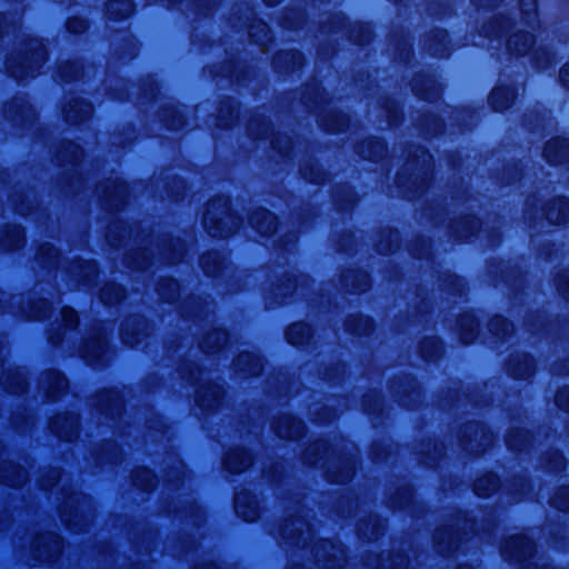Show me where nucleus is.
<instances>
[{
    "label": "nucleus",
    "instance_id": "nucleus-1",
    "mask_svg": "<svg viewBox=\"0 0 569 569\" xmlns=\"http://www.w3.org/2000/svg\"><path fill=\"white\" fill-rule=\"evenodd\" d=\"M46 49L38 39H31L27 44L23 54L9 56L7 59V71L10 77L22 80L33 77L46 60Z\"/></svg>",
    "mask_w": 569,
    "mask_h": 569
},
{
    "label": "nucleus",
    "instance_id": "nucleus-2",
    "mask_svg": "<svg viewBox=\"0 0 569 569\" xmlns=\"http://www.w3.org/2000/svg\"><path fill=\"white\" fill-rule=\"evenodd\" d=\"M203 223L213 237H227L239 227L238 217L230 210L228 199L210 201L204 212Z\"/></svg>",
    "mask_w": 569,
    "mask_h": 569
},
{
    "label": "nucleus",
    "instance_id": "nucleus-3",
    "mask_svg": "<svg viewBox=\"0 0 569 569\" xmlns=\"http://www.w3.org/2000/svg\"><path fill=\"white\" fill-rule=\"evenodd\" d=\"M4 117L13 126L30 128L36 122V112L29 102L20 97L13 98L4 106Z\"/></svg>",
    "mask_w": 569,
    "mask_h": 569
},
{
    "label": "nucleus",
    "instance_id": "nucleus-4",
    "mask_svg": "<svg viewBox=\"0 0 569 569\" xmlns=\"http://www.w3.org/2000/svg\"><path fill=\"white\" fill-rule=\"evenodd\" d=\"M83 150L82 148L71 140L62 141L56 151L54 161L57 166L71 169L82 162Z\"/></svg>",
    "mask_w": 569,
    "mask_h": 569
},
{
    "label": "nucleus",
    "instance_id": "nucleus-5",
    "mask_svg": "<svg viewBox=\"0 0 569 569\" xmlns=\"http://www.w3.org/2000/svg\"><path fill=\"white\" fill-rule=\"evenodd\" d=\"M93 112L92 104L83 99L73 98L63 107L67 123L78 124L88 120Z\"/></svg>",
    "mask_w": 569,
    "mask_h": 569
},
{
    "label": "nucleus",
    "instance_id": "nucleus-6",
    "mask_svg": "<svg viewBox=\"0 0 569 569\" xmlns=\"http://www.w3.org/2000/svg\"><path fill=\"white\" fill-rule=\"evenodd\" d=\"M33 548L37 558L51 560L60 553L62 541L56 533L50 532L39 537Z\"/></svg>",
    "mask_w": 569,
    "mask_h": 569
},
{
    "label": "nucleus",
    "instance_id": "nucleus-7",
    "mask_svg": "<svg viewBox=\"0 0 569 569\" xmlns=\"http://www.w3.org/2000/svg\"><path fill=\"white\" fill-rule=\"evenodd\" d=\"M543 157L551 164H563L569 161V141L563 138L549 140L543 148Z\"/></svg>",
    "mask_w": 569,
    "mask_h": 569
},
{
    "label": "nucleus",
    "instance_id": "nucleus-8",
    "mask_svg": "<svg viewBox=\"0 0 569 569\" xmlns=\"http://www.w3.org/2000/svg\"><path fill=\"white\" fill-rule=\"evenodd\" d=\"M272 66L278 72H292L302 66V54L298 50L279 51L272 59Z\"/></svg>",
    "mask_w": 569,
    "mask_h": 569
},
{
    "label": "nucleus",
    "instance_id": "nucleus-9",
    "mask_svg": "<svg viewBox=\"0 0 569 569\" xmlns=\"http://www.w3.org/2000/svg\"><path fill=\"white\" fill-rule=\"evenodd\" d=\"M356 152L365 159L379 161L386 157L387 147L381 139L368 138L357 144Z\"/></svg>",
    "mask_w": 569,
    "mask_h": 569
},
{
    "label": "nucleus",
    "instance_id": "nucleus-10",
    "mask_svg": "<svg viewBox=\"0 0 569 569\" xmlns=\"http://www.w3.org/2000/svg\"><path fill=\"white\" fill-rule=\"evenodd\" d=\"M276 432L281 438H299L303 432V423L297 418L284 416L278 421Z\"/></svg>",
    "mask_w": 569,
    "mask_h": 569
},
{
    "label": "nucleus",
    "instance_id": "nucleus-11",
    "mask_svg": "<svg viewBox=\"0 0 569 569\" xmlns=\"http://www.w3.org/2000/svg\"><path fill=\"white\" fill-rule=\"evenodd\" d=\"M533 36L528 32H516L507 40V50L518 56L526 54L533 44Z\"/></svg>",
    "mask_w": 569,
    "mask_h": 569
},
{
    "label": "nucleus",
    "instance_id": "nucleus-12",
    "mask_svg": "<svg viewBox=\"0 0 569 569\" xmlns=\"http://www.w3.org/2000/svg\"><path fill=\"white\" fill-rule=\"evenodd\" d=\"M413 92L423 100H433L439 96L433 80L426 76H416L411 81Z\"/></svg>",
    "mask_w": 569,
    "mask_h": 569
},
{
    "label": "nucleus",
    "instance_id": "nucleus-13",
    "mask_svg": "<svg viewBox=\"0 0 569 569\" xmlns=\"http://www.w3.org/2000/svg\"><path fill=\"white\" fill-rule=\"evenodd\" d=\"M532 550V543L525 537H512L506 541L503 552L510 558H525Z\"/></svg>",
    "mask_w": 569,
    "mask_h": 569
},
{
    "label": "nucleus",
    "instance_id": "nucleus-14",
    "mask_svg": "<svg viewBox=\"0 0 569 569\" xmlns=\"http://www.w3.org/2000/svg\"><path fill=\"white\" fill-rule=\"evenodd\" d=\"M546 216L553 224L565 223L569 219V201L563 198L553 200L550 203Z\"/></svg>",
    "mask_w": 569,
    "mask_h": 569
},
{
    "label": "nucleus",
    "instance_id": "nucleus-15",
    "mask_svg": "<svg viewBox=\"0 0 569 569\" xmlns=\"http://www.w3.org/2000/svg\"><path fill=\"white\" fill-rule=\"evenodd\" d=\"M515 93L511 88L498 87L489 96V103L496 111H502L511 106Z\"/></svg>",
    "mask_w": 569,
    "mask_h": 569
},
{
    "label": "nucleus",
    "instance_id": "nucleus-16",
    "mask_svg": "<svg viewBox=\"0 0 569 569\" xmlns=\"http://www.w3.org/2000/svg\"><path fill=\"white\" fill-rule=\"evenodd\" d=\"M250 222L252 227L262 234H269L277 228L276 216L263 209L256 212Z\"/></svg>",
    "mask_w": 569,
    "mask_h": 569
},
{
    "label": "nucleus",
    "instance_id": "nucleus-17",
    "mask_svg": "<svg viewBox=\"0 0 569 569\" xmlns=\"http://www.w3.org/2000/svg\"><path fill=\"white\" fill-rule=\"evenodd\" d=\"M251 459L242 449L230 451L224 459V467L230 472H241L249 467Z\"/></svg>",
    "mask_w": 569,
    "mask_h": 569
},
{
    "label": "nucleus",
    "instance_id": "nucleus-18",
    "mask_svg": "<svg viewBox=\"0 0 569 569\" xmlns=\"http://www.w3.org/2000/svg\"><path fill=\"white\" fill-rule=\"evenodd\" d=\"M270 30L262 21L252 23L249 28L250 40L260 47L261 52L268 51V42L270 41Z\"/></svg>",
    "mask_w": 569,
    "mask_h": 569
},
{
    "label": "nucleus",
    "instance_id": "nucleus-19",
    "mask_svg": "<svg viewBox=\"0 0 569 569\" xmlns=\"http://www.w3.org/2000/svg\"><path fill=\"white\" fill-rule=\"evenodd\" d=\"M320 123L327 131L340 132L348 127L349 120L342 113L330 111L320 116Z\"/></svg>",
    "mask_w": 569,
    "mask_h": 569
},
{
    "label": "nucleus",
    "instance_id": "nucleus-20",
    "mask_svg": "<svg viewBox=\"0 0 569 569\" xmlns=\"http://www.w3.org/2000/svg\"><path fill=\"white\" fill-rule=\"evenodd\" d=\"M41 385L50 398H56L57 393L67 387V381L59 372L52 371L42 376Z\"/></svg>",
    "mask_w": 569,
    "mask_h": 569
},
{
    "label": "nucleus",
    "instance_id": "nucleus-21",
    "mask_svg": "<svg viewBox=\"0 0 569 569\" xmlns=\"http://www.w3.org/2000/svg\"><path fill=\"white\" fill-rule=\"evenodd\" d=\"M236 512L246 521H253L258 517L254 503L248 502L246 495H237L234 501Z\"/></svg>",
    "mask_w": 569,
    "mask_h": 569
},
{
    "label": "nucleus",
    "instance_id": "nucleus-22",
    "mask_svg": "<svg viewBox=\"0 0 569 569\" xmlns=\"http://www.w3.org/2000/svg\"><path fill=\"white\" fill-rule=\"evenodd\" d=\"M133 6L130 0H111L107 4V14L110 18L123 19L132 13Z\"/></svg>",
    "mask_w": 569,
    "mask_h": 569
},
{
    "label": "nucleus",
    "instance_id": "nucleus-23",
    "mask_svg": "<svg viewBox=\"0 0 569 569\" xmlns=\"http://www.w3.org/2000/svg\"><path fill=\"white\" fill-rule=\"evenodd\" d=\"M238 117V109L232 106L229 101L223 102L219 110L217 116V126L220 128H227L231 126V123L237 119Z\"/></svg>",
    "mask_w": 569,
    "mask_h": 569
},
{
    "label": "nucleus",
    "instance_id": "nucleus-24",
    "mask_svg": "<svg viewBox=\"0 0 569 569\" xmlns=\"http://www.w3.org/2000/svg\"><path fill=\"white\" fill-rule=\"evenodd\" d=\"M269 123L264 117H253L248 124V133L257 139H264L268 137Z\"/></svg>",
    "mask_w": 569,
    "mask_h": 569
},
{
    "label": "nucleus",
    "instance_id": "nucleus-25",
    "mask_svg": "<svg viewBox=\"0 0 569 569\" xmlns=\"http://www.w3.org/2000/svg\"><path fill=\"white\" fill-rule=\"evenodd\" d=\"M286 337L291 345H301L309 337V328L305 323H293L288 328Z\"/></svg>",
    "mask_w": 569,
    "mask_h": 569
},
{
    "label": "nucleus",
    "instance_id": "nucleus-26",
    "mask_svg": "<svg viewBox=\"0 0 569 569\" xmlns=\"http://www.w3.org/2000/svg\"><path fill=\"white\" fill-rule=\"evenodd\" d=\"M60 78L68 82L78 79L82 74V69L78 62L67 61L59 68Z\"/></svg>",
    "mask_w": 569,
    "mask_h": 569
},
{
    "label": "nucleus",
    "instance_id": "nucleus-27",
    "mask_svg": "<svg viewBox=\"0 0 569 569\" xmlns=\"http://www.w3.org/2000/svg\"><path fill=\"white\" fill-rule=\"evenodd\" d=\"M338 553H342L341 550L330 541H323L316 549V557L318 560L330 561L331 558H337Z\"/></svg>",
    "mask_w": 569,
    "mask_h": 569
},
{
    "label": "nucleus",
    "instance_id": "nucleus-28",
    "mask_svg": "<svg viewBox=\"0 0 569 569\" xmlns=\"http://www.w3.org/2000/svg\"><path fill=\"white\" fill-rule=\"evenodd\" d=\"M271 146L273 150H277L281 156L287 157L291 151L292 141L287 134H278L272 137Z\"/></svg>",
    "mask_w": 569,
    "mask_h": 569
},
{
    "label": "nucleus",
    "instance_id": "nucleus-29",
    "mask_svg": "<svg viewBox=\"0 0 569 569\" xmlns=\"http://www.w3.org/2000/svg\"><path fill=\"white\" fill-rule=\"evenodd\" d=\"M104 350V342L100 339L92 340L86 343L82 356L83 358L91 360H97Z\"/></svg>",
    "mask_w": 569,
    "mask_h": 569
},
{
    "label": "nucleus",
    "instance_id": "nucleus-30",
    "mask_svg": "<svg viewBox=\"0 0 569 569\" xmlns=\"http://www.w3.org/2000/svg\"><path fill=\"white\" fill-rule=\"evenodd\" d=\"M551 503L561 510H569V487L561 488L552 498Z\"/></svg>",
    "mask_w": 569,
    "mask_h": 569
},
{
    "label": "nucleus",
    "instance_id": "nucleus-31",
    "mask_svg": "<svg viewBox=\"0 0 569 569\" xmlns=\"http://www.w3.org/2000/svg\"><path fill=\"white\" fill-rule=\"evenodd\" d=\"M350 38L353 42L363 46L370 42L371 39V31L368 27L359 26L358 27V34H355L353 32L350 34Z\"/></svg>",
    "mask_w": 569,
    "mask_h": 569
},
{
    "label": "nucleus",
    "instance_id": "nucleus-32",
    "mask_svg": "<svg viewBox=\"0 0 569 569\" xmlns=\"http://www.w3.org/2000/svg\"><path fill=\"white\" fill-rule=\"evenodd\" d=\"M491 327L495 333L500 338H503L509 331H511V325L502 318L495 319Z\"/></svg>",
    "mask_w": 569,
    "mask_h": 569
},
{
    "label": "nucleus",
    "instance_id": "nucleus-33",
    "mask_svg": "<svg viewBox=\"0 0 569 569\" xmlns=\"http://www.w3.org/2000/svg\"><path fill=\"white\" fill-rule=\"evenodd\" d=\"M87 27V21L78 17L70 18L67 22V29L71 33H81Z\"/></svg>",
    "mask_w": 569,
    "mask_h": 569
},
{
    "label": "nucleus",
    "instance_id": "nucleus-34",
    "mask_svg": "<svg viewBox=\"0 0 569 569\" xmlns=\"http://www.w3.org/2000/svg\"><path fill=\"white\" fill-rule=\"evenodd\" d=\"M14 472H16V476L12 478H9L7 475L1 476L3 481L11 487L20 486L24 481V478H26V472L21 468L14 467Z\"/></svg>",
    "mask_w": 569,
    "mask_h": 569
},
{
    "label": "nucleus",
    "instance_id": "nucleus-35",
    "mask_svg": "<svg viewBox=\"0 0 569 569\" xmlns=\"http://www.w3.org/2000/svg\"><path fill=\"white\" fill-rule=\"evenodd\" d=\"M521 10L526 14V20L529 21L531 16L536 13V0H519Z\"/></svg>",
    "mask_w": 569,
    "mask_h": 569
},
{
    "label": "nucleus",
    "instance_id": "nucleus-36",
    "mask_svg": "<svg viewBox=\"0 0 569 569\" xmlns=\"http://www.w3.org/2000/svg\"><path fill=\"white\" fill-rule=\"evenodd\" d=\"M61 315H62V319L63 321L66 322L67 326H76L77 325V320H78V317H77V313L73 309L71 308H63L62 311H61Z\"/></svg>",
    "mask_w": 569,
    "mask_h": 569
},
{
    "label": "nucleus",
    "instance_id": "nucleus-37",
    "mask_svg": "<svg viewBox=\"0 0 569 569\" xmlns=\"http://www.w3.org/2000/svg\"><path fill=\"white\" fill-rule=\"evenodd\" d=\"M556 402L559 407L569 410V389L558 392Z\"/></svg>",
    "mask_w": 569,
    "mask_h": 569
},
{
    "label": "nucleus",
    "instance_id": "nucleus-38",
    "mask_svg": "<svg viewBox=\"0 0 569 569\" xmlns=\"http://www.w3.org/2000/svg\"><path fill=\"white\" fill-rule=\"evenodd\" d=\"M467 321V331L461 333V340L463 343L469 345L473 341V320L468 319Z\"/></svg>",
    "mask_w": 569,
    "mask_h": 569
},
{
    "label": "nucleus",
    "instance_id": "nucleus-39",
    "mask_svg": "<svg viewBox=\"0 0 569 569\" xmlns=\"http://www.w3.org/2000/svg\"><path fill=\"white\" fill-rule=\"evenodd\" d=\"M9 29L14 30V24L8 21V17L6 14L0 13V37L8 33Z\"/></svg>",
    "mask_w": 569,
    "mask_h": 569
},
{
    "label": "nucleus",
    "instance_id": "nucleus-40",
    "mask_svg": "<svg viewBox=\"0 0 569 569\" xmlns=\"http://www.w3.org/2000/svg\"><path fill=\"white\" fill-rule=\"evenodd\" d=\"M108 290H112V291H114V295H116L114 300L120 299V297H121V288H119V287H117V286H114V284H111L109 288L103 289V291H102V293H101V295H102V296H101L102 300H104L107 303H111V302H113V299H112V298H107V297H106V296H107V291H108Z\"/></svg>",
    "mask_w": 569,
    "mask_h": 569
},
{
    "label": "nucleus",
    "instance_id": "nucleus-41",
    "mask_svg": "<svg viewBox=\"0 0 569 569\" xmlns=\"http://www.w3.org/2000/svg\"><path fill=\"white\" fill-rule=\"evenodd\" d=\"M483 482H487L488 485L490 486H493L495 483V478L489 476L485 479H480L477 481L476 486H475V491L478 493V495H487V492L485 490H482V483Z\"/></svg>",
    "mask_w": 569,
    "mask_h": 569
},
{
    "label": "nucleus",
    "instance_id": "nucleus-42",
    "mask_svg": "<svg viewBox=\"0 0 569 569\" xmlns=\"http://www.w3.org/2000/svg\"><path fill=\"white\" fill-rule=\"evenodd\" d=\"M559 78L562 86L569 90V64L561 68Z\"/></svg>",
    "mask_w": 569,
    "mask_h": 569
},
{
    "label": "nucleus",
    "instance_id": "nucleus-43",
    "mask_svg": "<svg viewBox=\"0 0 569 569\" xmlns=\"http://www.w3.org/2000/svg\"><path fill=\"white\" fill-rule=\"evenodd\" d=\"M172 119L167 123V126L173 130H178L183 126V121L179 114H176V111H172Z\"/></svg>",
    "mask_w": 569,
    "mask_h": 569
},
{
    "label": "nucleus",
    "instance_id": "nucleus-44",
    "mask_svg": "<svg viewBox=\"0 0 569 569\" xmlns=\"http://www.w3.org/2000/svg\"><path fill=\"white\" fill-rule=\"evenodd\" d=\"M121 338L126 345L132 346L134 343V341L129 337L128 323H126V326L122 329Z\"/></svg>",
    "mask_w": 569,
    "mask_h": 569
},
{
    "label": "nucleus",
    "instance_id": "nucleus-45",
    "mask_svg": "<svg viewBox=\"0 0 569 569\" xmlns=\"http://www.w3.org/2000/svg\"><path fill=\"white\" fill-rule=\"evenodd\" d=\"M418 151L420 152V154L417 157L422 159V167L429 164L431 162V156L423 149Z\"/></svg>",
    "mask_w": 569,
    "mask_h": 569
},
{
    "label": "nucleus",
    "instance_id": "nucleus-46",
    "mask_svg": "<svg viewBox=\"0 0 569 569\" xmlns=\"http://www.w3.org/2000/svg\"><path fill=\"white\" fill-rule=\"evenodd\" d=\"M251 359V356L246 353V355H240L239 358L237 359V366L241 368V370H243V366Z\"/></svg>",
    "mask_w": 569,
    "mask_h": 569
},
{
    "label": "nucleus",
    "instance_id": "nucleus-47",
    "mask_svg": "<svg viewBox=\"0 0 569 569\" xmlns=\"http://www.w3.org/2000/svg\"><path fill=\"white\" fill-rule=\"evenodd\" d=\"M143 475H144V479L143 480H138L137 479L136 482H137L138 486L143 487V488L147 489L148 485L144 482V480L147 481V480L151 479V473H150V471L144 470Z\"/></svg>",
    "mask_w": 569,
    "mask_h": 569
},
{
    "label": "nucleus",
    "instance_id": "nucleus-48",
    "mask_svg": "<svg viewBox=\"0 0 569 569\" xmlns=\"http://www.w3.org/2000/svg\"><path fill=\"white\" fill-rule=\"evenodd\" d=\"M282 533L286 538H291V536H293V528H289L288 525H284Z\"/></svg>",
    "mask_w": 569,
    "mask_h": 569
},
{
    "label": "nucleus",
    "instance_id": "nucleus-49",
    "mask_svg": "<svg viewBox=\"0 0 569 569\" xmlns=\"http://www.w3.org/2000/svg\"><path fill=\"white\" fill-rule=\"evenodd\" d=\"M259 371V360L254 359V366L248 369L249 373H257Z\"/></svg>",
    "mask_w": 569,
    "mask_h": 569
},
{
    "label": "nucleus",
    "instance_id": "nucleus-50",
    "mask_svg": "<svg viewBox=\"0 0 569 569\" xmlns=\"http://www.w3.org/2000/svg\"><path fill=\"white\" fill-rule=\"evenodd\" d=\"M57 421H54V425H53V429L56 432H58L61 437H64L66 439H70L71 438V435L67 433V432H62V430H58L57 427Z\"/></svg>",
    "mask_w": 569,
    "mask_h": 569
},
{
    "label": "nucleus",
    "instance_id": "nucleus-51",
    "mask_svg": "<svg viewBox=\"0 0 569 569\" xmlns=\"http://www.w3.org/2000/svg\"><path fill=\"white\" fill-rule=\"evenodd\" d=\"M300 525H302L300 520H297V521H295V522H292V523H291V527H295V528H293V532H295V531H301V529H300V528H298V526H300ZM298 536H301V532H298Z\"/></svg>",
    "mask_w": 569,
    "mask_h": 569
},
{
    "label": "nucleus",
    "instance_id": "nucleus-52",
    "mask_svg": "<svg viewBox=\"0 0 569 569\" xmlns=\"http://www.w3.org/2000/svg\"><path fill=\"white\" fill-rule=\"evenodd\" d=\"M502 30V26H498L496 28L495 24L491 26V32L495 34V36H498L500 33V31Z\"/></svg>",
    "mask_w": 569,
    "mask_h": 569
},
{
    "label": "nucleus",
    "instance_id": "nucleus-53",
    "mask_svg": "<svg viewBox=\"0 0 569 569\" xmlns=\"http://www.w3.org/2000/svg\"><path fill=\"white\" fill-rule=\"evenodd\" d=\"M66 522L69 525V526H78V522L76 521V519H70V518H66V516H63Z\"/></svg>",
    "mask_w": 569,
    "mask_h": 569
},
{
    "label": "nucleus",
    "instance_id": "nucleus-54",
    "mask_svg": "<svg viewBox=\"0 0 569 569\" xmlns=\"http://www.w3.org/2000/svg\"><path fill=\"white\" fill-rule=\"evenodd\" d=\"M264 2L269 6H274L280 2V0H264Z\"/></svg>",
    "mask_w": 569,
    "mask_h": 569
},
{
    "label": "nucleus",
    "instance_id": "nucleus-55",
    "mask_svg": "<svg viewBox=\"0 0 569 569\" xmlns=\"http://www.w3.org/2000/svg\"><path fill=\"white\" fill-rule=\"evenodd\" d=\"M201 266H202L204 269H207L206 258H202V259H201Z\"/></svg>",
    "mask_w": 569,
    "mask_h": 569
},
{
    "label": "nucleus",
    "instance_id": "nucleus-56",
    "mask_svg": "<svg viewBox=\"0 0 569 569\" xmlns=\"http://www.w3.org/2000/svg\"><path fill=\"white\" fill-rule=\"evenodd\" d=\"M492 4H493V3H491L490 1H486V2L483 3V6H486V7H489V6H492Z\"/></svg>",
    "mask_w": 569,
    "mask_h": 569
},
{
    "label": "nucleus",
    "instance_id": "nucleus-57",
    "mask_svg": "<svg viewBox=\"0 0 569 569\" xmlns=\"http://www.w3.org/2000/svg\"><path fill=\"white\" fill-rule=\"evenodd\" d=\"M336 566L335 565H328V569H333Z\"/></svg>",
    "mask_w": 569,
    "mask_h": 569
},
{
    "label": "nucleus",
    "instance_id": "nucleus-58",
    "mask_svg": "<svg viewBox=\"0 0 569 569\" xmlns=\"http://www.w3.org/2000/svg\"><path fill=\"white\" fill-rule=\"evenodd\" d=\"M178 1H179V0H168V2H170V3H176V2H178Z\"/></svg>",
    "mask_w": 569,
    "mask_h": 569
},
{
    "label": "nucleus",
    "instance_id": "nucleus-59",
    "mask_svg": "<svg viewBox=\"0 0 569 569\" xmlns=\"http://www.w3.org/2000/svg\"><path fill=\"white\" fill-rule=\"evenodd\" d=\"M89 269H90V272H93V271H94L93 266H89Z\"/></svg>",
    "mask_w": 569,
    "mask_h": 569
},
{
    "label": "nucleus",
    "instance_id": "nucleus-60",
    "mask_svg": "<svg viewBox=\"0 0 569 569\" xmlns=\"http://www.w3.org/2000/svg\"><path fill=\"white\" fill-rule=\"evenodd\" d=\"M312 104H313L315 107H317V106H318V102L315 100V101H312Z\"/></svg>",
    "mask_w": 569,
    "mask_h": 569
}]
</instances>
